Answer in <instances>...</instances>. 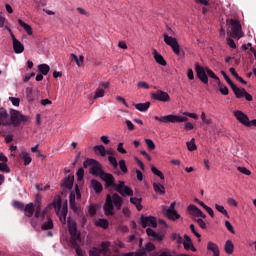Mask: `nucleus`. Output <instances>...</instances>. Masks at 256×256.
I'll return each mask as SVG.
<instances>
[{
  "instance_id": "a18cd8bd",
  "label": "nucleus",
  "mask_w": 256,
  "mask_h": 256,
  "mask_svg": "<svg viewBox=\"0 0 256 256\" xmlns=\"http://www.w3.org/2000/svg\"><path fill=\"white\" fill-rule=\"evenodd\" d=\"M194 221L199 225L200 229H207V223L201 218H194Z\"/></svg>"
},
{
  "instance_id": "864d4df0",
  "label": "nucleus",
  "mask_w": 256,
  "mask_h": 256,
  "mask_svg": "<svg viewBox=\"0 0 256 256\" xmlns=\"http://www.w3.org/2000/svg\"><path fill=\"white\" fill-rule=\"evenodd\" d=\"M76 175L78 181H83V177H85V170L83 168H79Z\"/></svg>"
},
{
  "instance_id": "de8ad7c7",
  "label": "nucleus",
  "mask_w": 256,
  "mask_h": 256,
  "mask_svg": "<svg viewBox=\"0 0 256 256\" xmlns=\"http://www.w3.org/2000/svg\"><path fill=\"white\" fill-rule=\"evenodd\" d=\"M8 99L14 107H19V105L21 103V99H19L17 97H12V96H10Z\"/></svg>"
},
{
  "instance_id": "3c124183",
  "label": "nucleus",
  "mask_w": 256,
  "mask_h": 256,
  "mask_svg": "<svg viewBox=\"0 0 256 256\" xmlns=\"http://www.w3.org/2000/svg\"><path fill=\"white\" fill-rule=\"evenodd\" d=\"M218 87H219L220 93H221L222 95H229V88H227V86H224V85L221 84V82H220V84H218Z\"/></svg>"
},
{
  "instance_id": "69168bd1",
  "label": "nucleus",
  "mask_w": 256,
  "mask_h": 256,
  "mask_svg": "<svg viewBox=\"0 0 256 256\" xmlns=\"http://www.w3.org/2000/svg\"><path fill=\"white\" fill-rule=\"evenodd\" d=\"M183 115H185L186 117H190V119H199V116L195 113H190V112H184Z\"/></svg>"
},
{
  "instance_id": "13d9d810",
  "label": "nucleus",
  "mask_w": 256,
  "mask_h": 256,
  "mask_svg": "<svg viewBox=\"0 0 256 256\" xmlns=\"http://www.w3.org/2000/svg\"><path fill=\"white\" fill-rule=\"evenodd\" d=\"M145 143H146L148 149H150L151 151H153V149H155V142H153V140L145 139Z\"/></svg>"
},
{
  "instance_id": "f257e3e1",
  "label": "nucleus",
  "mask_w": 256,
  "mask_h": 256,
  "mask_svg": "<svg viewBox=\"0 0 256 256\" xmlns=\"http://www.w3.org/2000/svg\"><path fill=\"white\" fill-rule=\"evenodd\" d=\"M101 179L105 182V187H114L115 191L122 195V197H133V189L125 185V181H119L115 184V177L111 173L104 172Z\"/></svg>"
},
{
  "instance_id": "393cba45",
  "label": "nucleus",
  "mask_w": 256,
  "mask_h": 256,
  "mask_svg": "<svg viewBox=\"0 0 256 256\" xmlns=\"http://www.w3.org/2000/svg\"><path fill=\"white\" fill-rule=\"evenodd\" d=\"M208 251H212L213 256H219V246L213 242H208L207 244Z\"/></svg>"
},
{
  "instance_id": "c03bdc74",
  "label": "nucleus",
  "mask_w": 256,
  "mask_h": 256,
  "mask_svg": "<svg viewBox=\"0 0 256 256\" xmlns=\"http://www.w3.org/2000/svg\"><path fill=\"white\" fill-rule=\"evenodd\" d=\"M108 161H109L110 165H112L113 169H118L119 163L117 162V158H115L113 156H109Z\"/></svg>"
},
{
  "instance_id": "052dcab7",
  "label": "nucleus",
  "mask_w": 256,
  "mask_h": 256,
  "mask_svg": "<svg viewBox=\"0 0 256 256\" xmlns=\"http://www.w3.org/2000/svg\"><path fill=\"white\" fill-rule=\"evenodd\" d=\"M172 239H173V241H176V243H178V244L183 243V238L179 234H173Z\"/></svg>"
},
{
  "instance_id": "39448f33",
  "label": "nucleus",
  "mask_w": 256,
  "mask_h": 256,
  "mask_svg": "<svg viewBox=\"0 0 256 256\" xmlns=\"http://www.w3.org/2000/svg\"><path fill=\"white\" fill-rule=\"evenodd\" d=\"M29 121V116L23 115L19 110L10 109V119L9 125H14V127H19L22 123H27Z\"/></svg>"
},
{
  "instance_id": "4be33fe9",
  "label": "nucleus",
  "mask_w": 256,
  "mask_h": 256,
  "mask_svg": "<svg viewBox=\"0 0 256 256\" xmlns=\"http://www.w3.org/2000/svg\"><path fill=\"white\" fill-rule=\"evenodd\" d=\"M22 211H24L26 217H33V213H35V206L33 205V203H29L24 206V209Z\"/></svg>"
},
{
  "instance_id": "79ce46f5",
  "label": "nucleus",
  "mask_w": 256,
  "mask_h": 256,
  "mask_svg": "<svg viewBox=\"0 0 256 256\" xmlns=\"http://www.w3.org/2000/svg\"><path fill=\"white\" fill-rule=\"evenodd\" d=\"M118 165H119L120 171H122V173H124V174L129 173V169H127V164L125 163V160H120Z\"/></svg>"
},
{
  "instance_id": "2f4dec72",
  "label": "nucleus",
  "mask_w": 256,
  "mask_h": 256,
  "mask_svg": "<svg viewBox=\"0 0 256 256\" xmlns=\"http://www.w3.org/2000/svg\"><path fill=\"white\" fill-rule=\"evenodd\" d=\"M153 189H154L155 193H159V195H165V186H163L159 183H154Z\"/></svg>"
},
{
  "instance_id": "bb28decb",
  "label": "nucleus",
  "mask_w": 256,
  "mask_h": 256,
  "mask_svg": "<svg viewBox=\"0 0 256 256\" xmlns=\"http://www.w3.org/2000/svg\"><path fill=\"white\" fill-rule=\"evenodd\" d=\"M13 49H14V53H23V51H25V46H23V44L17 40L16 42H13Z\"/></svg>"
},
{
  "instance_id": "f8f14e48",
  "label": "nucleus",
  "mask_w": 256,
  "mask_h": 256,
  "mask_svg": "<svg viewBox=\"0 0 256 256\" xmlns=\"http://www.w3.org/2000/svg\"><path fill=\"white\" fill-rule=\"evenodd\" d=\"M140 221L143 229L146 227H153L155 229L157 227V218L153 216H141Z\"/></svg>"
},
{
  "instance_id": "cd10ccee",
  "label": "nucleus",
  "mask_w": 256,
  "mask_h": 256,
  "mask_svg": "<svg viewBox=\"0 0 256 256\" xmlns=\"http://www.w3.org/2000/svg\"><path fill=\"white\" fill-rule=\"evenodd\" d=\"M18 24L24 28V31H26L27 35H33V28L27 23H25L23 20L18 19Z\"/></svg>"
},
{
  "instance_id": "c756f323",
  "label": "nucleus",
  "mask_w": 256,
  "mask_h": 256,
  "mask_svg": "<svg viewBox=\"0 0 256 256\" xmlns=\"http://www.w3.org/2000/svg\"><path fill=\"white\" fill-rule=\"evenodd\" d=\"M26 99H27L28 103H33L35 101V96L33 95L32 87L26 88Z\"/></svg>"
},
{
  "instance_id": "5701e85b",
  "label": "nucleus",
  "mask_w": 256,
  "mask_h": 256,
  "mask_svg": "<svg viewBox=\"0 0 256 256\" xmlns=\"http://www.w3.org/2000/svg\"><path fill=\"white\" fill-rule=\"evenodd\" d=\"M134 107L138 111H141L142 113H145V111H149V107H151V102L137 103V104L134 105Z\"/></svg>"
},
{
  "instance_id": "8fccbe9b",
  "label": "nucleus",
  "mask_w": 256,
  "mask_h": 256,
  "mask_svg": "<svg viewBox=\"0 0 256 256\" xmlns=\"http://www.w3.org/2000/svg\"><path fill=\"white\" fill-rule=\"evenodd\" d=\"M0 171L2 173H11V169H9V166L5 162L0 163Z\"/></svg>"
},
{
  "instance_id": "c9c22d12",
  "label": "nucleus",
  "mask_w": 256,
  "mask_h": 256,
  "mask_svg": "<svg viewBox=\"0 0 256 256\" xmlns=\"http://www.w3.org/2000/svg\"><path fill=\"white\" fill-rule=\"evenodd\" d=\"M101 253H105V249H99L97 247H93L89 251V256H101Z\"/></svg>"
},
{
  "instance_id": "c85d7f7f",
  "label": "nucleus",
  "mask_w": 256,
  "mask_h": 256,
  "mask_svg": "<svg viewBox=\"0 0 256 256\" xmlns=\"http://www.w3.org/2000/svg\"><path fill=\"white\" fill-rule=\"evenodd\" d=\"M20 158L23 159L25 166L29 165L31 163V161H33V159H31V154H29L25 151H22L20 153Z\"/></svg>"
},
{
  "instance_id": "58836bf2",
  "label": "nucleus",
  "mask_w": 256,
  "mask_h": 256,
  "mask_svg": "<svg viewBox=\"0 0 256 256\" xmlns=\"http://www.w3.org/2000/svg\"><path fill=\"white\" fill-rule=\"evenodd\" d=\"M206 73L208 75V77H211V79H214L215 81H217V85H220V79L215 75V72H213V70H211V68L206 67Z\"/></svg>"
},
{
  "instance_id": "f03ea898",
  "label": "nucleus",
  "mask_w": 256,
  "mask_h": 256,
  "mask_svg": "<svg viewBox=\"0 0 256 256\" xmlns=\"http://www.w3.org/2000/svg\"><path fill=\"white\" fill-rule=\"evenodd\" d=\"M117 209V211H121V207H123V198L119 196V194H107L106 200L103 205L104 213L107 217H111L115 215L114 209Z\"/></svg>"
},
{
  "instance_id": "9b49d317",
  "label": "nucleus",
  "mask_w": 256,
  "mask_h": 256,
  "mask_svg": "<svg viewBox=\"0 0 256 256\" xmlns=\"http://www.w3.org/2000/svg\"><path fill=\"white\" fill-rule=\"evenodd\" d=\"M151 98L155 101H161L162 103H168V101H171V96H169V93L162 90L153 92L151 94Z\"/></svg>"
},
{
  "instance_id": "5fc2aeb1",
  "label": "nucleus",
  "mask_w": 256,
  "mask_h": 256,
  "mask_svg": "<svg viewBox=\"0 0 256 256\" xmlns=\"http://www.w3.org/2000/svg\"><path fill=\"white\" fill-rule=\"evenodd\" d=\"M61 215H62V216H60V221H61L62 223H65V221H67V207H64V208L62 209Z\"/></svg>"
},
{
  "instance_id": "aec40b11",
  "label": "nucleus",
  "mask_w": 256,
  "mask_h": 256,
  "mask_svg": "<svg viewBox=\"0 0 256 256\" xmlns=\"http://www.w3.org/2000/svg\"><path fill=\"white\" fill-rule=\"evenodd\" d=\"M231 89H232V91L235 94L237 99H241V97L245 96L246 90L244 88L241 89V88L237 87V85L234 84L231 87Z\"/></svg>"
},
{
  "instance_id": "4468645a",
  "label": "nucleus",
  "mask_w": 256,
  "mask_h": 256,
  "mask_svg": "<svg viewBox=\"0 0 256 256\" xmlns=\"http://www.w3.org/2000/svg\"><path fill=\"white\" fill-rule=\"evenodd\" d=\"M166 216L168 217V219H170L171 221H177V219L181 218V215H179V213H177L175 211V202L171 203L170 207L168 208V210L166 211Z\"/></svg>"
},
{
  "instance_id": "72a5a7b5",
  "label": "nucleus",
  "mask_w": 256,
  "mask_h": 256,
  "mask_svg": "<svg viewBox=\"0 0 256 256\" xmlns=\"http://www.w3.org/2000/svg\"><path fill=\"white\" fill-rule=\"evenodd\" d=\"M38 71L42 73V75H47L49 71H51V68L47 64H40L38 65Z\"/></svg>"
},
{
  "instance_id": "f704fd0d",
  "label": "nucleus",
  "mask_w": 256,
  "mask_h": 256,
  "mask_svg": "<svg viewBox=\"0 0 256 256\" xmlns=\"http://www.w3.org/2000/svg\"><path fill=\"white\" fill-rule=\"evenodd\" d=\"M151 171L154 175H156V177H159L161 181H165V175L163 174V172L157 169V167L151 166Z\"/></svg>"
},
{
  "instance_id": "0e129e2a",
  "label": "nucleus",
  "mask_w": 256,
  "mask_h": 256,
  "mask_svg": "<svg viewBox=\"0 0 256 256\" xmlns=\"http://www.w3.org/2000/svg\"><path fill=\"white\" fill-rule=\"evenodd\" d=\"M137 86L139 89H149V84L147 82L140 81Z\"/></svg>"
},
{
  "instance_id": "338daca9",
  "label": "nucleus",
  "mask_w": 256,
  "mask_h": 256,
  "mask_svg": "<svg viewBox=\"0 0 256 256\" xmlns=\"http://www.w3.org/2000/svg\"><path fill=\"white\" fill-rule=\"evenodd\" d=\"M145 255V252L140 251V252H129V253H125L124 256H143Z\"/></svg>"
},
{
  "instance_id": "412c9836",
  "label": "nucleus",
  "mask_w": 256,
  "mask_h": 256,
  "mask_svg": "<svg viewBox=\"0 0 256 256\" xmlns=\"http://www.w3.org/2000/svg\"><path fill=\"white\" fill-rule=\"evenodd\" d=\"M146 233L148 237H152L154 241H163V236H161L159 233L154 232L153 229L148 228L146 229Z\"/></svg>"
},
{
  "instance_id": "ea45409f",
  "label": "nucleus",
  "mask_w": 256,
  "mask_h": 256,
  "mask_svg": "<svg viewBox=\"0 0 256 256\" xmlns=\"http://www.w3.org/2000/svg\"><path fill=\"white\" fill-rule=\"evenodd\" d=\"M188 151H197V145L195 144V138L186 143Z\"/></svg>"
},
{
  "instance_id": "a211bd4d",
  "label": "nucleus",
  "mask_w": 256,
  "mask_h": 256,
  "mask_svg": "<svg viewBox=\"0 0 256 256\" xmlns=\"http://www.w3.org/2000/svg\"><path fill=\"white\" fill-rule=\"evenodd\" d=\"M0 121L2 122L3 127H9V114L4 108L0 110Z\"/></svg>"
},
{
  "instance_id": "49530a36",
  "label": "nucleus",
  "mask_w": 256,
  "mask_h": 256,
  "mask_svg": "<svg viewBox=\"0 0 256 256\" xmlns=\"http://www.w3.org/2000/svg\"><path fill=\"white\" fill-rule=\"evenodd\" d=\"M99 97H105V90L103 88H97L95 91L94 99H99Z\"/></svg>"
},
{
  "instance_id": "09e8293b",
  "label": "nucleus",
  "mask_w": 256,
  "mask_h": 256,
  "mask_svg": "<svg viewBox=\"0 0 256 256\" xmlns=\"http://www.w3.org/2000/svg\"><path fill=\"white\" fill-rule=\"evenodd\" d=\"M190 230L193 233V235L197 237L198 241L201 242V234H199V232H197V229H195V224H190Z\"/></svg>"
},
{
  "instance_id": "6e6552de",
  "label": "nucleus",
  "mask_w": 256,
  "mask_h": 256,
  "mask_svg": "<svg viewBox=\"0 0 256 256\" xmlns=\"http://www.w3.org/2000/svg\"><path fill=\"white\" fill-rule=\"evenodd\" d=\"M75 199L81 201V190H79V185L75 186V192H71L69 196L70 209H72L74 213H79V207H77Z\"/></svg>"
},
{
  "instance_id": "473e14b6",
  "label": "nucleus",
  "mask_w": 256,
  "mask_h": 256,
  "mask_svg": "<svg viewBox=\"0 0 256 256\" xmlns=\"http://www.w3.org/2000/svg\"><path fill=\"white\" fill-rule=\"evenodd\" d=\"M235 246H233V242L231 240H227L225 243V252L228 253V255H233V249Z\"/></svg>"
},
{
  "instance_id": "dca6fc26",
  "label": "nucleus",
  "mask_w": 256,
  "mask_h": 256,
  "mask_svg": "<svg viewBox=\"0 0 256 256\" xmlns=\"http://www.w3.org/2000/svg\"><path fill=\"white\" fill-rule=\"evenodd\" d=\"M188 211L192 212L191 215H193L194 217H201L202 219H207V215L193 204H190L188 206Z\"/></svg>"
},
{
  "instance_id": "1a4fd4ad",
  "label": "nucleus",
  "mask_w": 256,
  "mask_h": 256,
  "mask_svg": "<svg viewBox=\"0 0 256 256\" xmlns=\"http://www.w3.org/2000/svg\"><path fill=\"white\" fill-rule=\"evenodd\" d=\"M229 24L232 26L231 37L241 39V37H243L241 22H239V20L230 19Z\"/></svg>"
},
{
  "instance_id": "7ed1b4c3",
  "label": "nucleus",
  "mask_w": 256,
  "mask_h": 256,
  "mask_svg": "<svg viewBox=\"0 0 256 256\" xmlns=\"http://www.w3.org/2000/svg\"><path fill=\"white\" fill-rule=\"evenodd\" d=\"M83 167L85 169H87V167H91L90 168L91 175H95V177H100V179L105 174V171H103V166L101 165V163H99L95 159H90V158L86 159L83 163Z\"/></svg>"
},
{
  "instance_id": "20e7f679",
  "label": "nucleus",
  "mask_w": 256,
  "mask_h": 256,
  "mask_svg": "<svg viewBox=\"0 0 256 256\" xmlns=\"http://www.w3.org/2000/svg\"><path fill=\"white\" fill-rule=\"evenodd\" d=\"M68 231L71 236L72 240V247L76 249H80L81 247L79 246L78 242H81V232L77 230V223L75 221H68Z\"/></svg>"
},
{
  "instance_id": "2eb2a0df",
  "label": "nucleus",
  "mask_w": 256,
  "mask_h": 256,
  "mask_svg": "<svg viewBox=\"0 0 256 256\" xmlns=\"http://www.w3.org/2000/svg\"><path fill=\"white\" fill-rule=\"evenodd\" d=\"M184 249L186 251H192L193 253L197 252V248L193 245V241L191 240V237L187 234L184 235Z\"/></svg>"
},
{
  "instance_id": "f3484780",
  "label": "nucleus",
  "mask_w": 256,
  "mask_h": 256,
  "mask_svg": "<svg viewBox=\"0 0 256 256\" xmlns=\"http://www.w3.org/2000/svg\"><path fill=\"white\" fill-rule=\"evenodd\" d=\"M75 182V176L68 175L66 178L63 179L62 187L66 189H73V183Z\"/></svg>"
},
{
  "instance_id": "b1692460",
  "label": "nucleus",
  "mask_w": 256,
  "mask_h": 256,
  "mask_svg": "<svg viewBox=\"0 0 256 256\" xmlns=\"http://www.w3.org/2000/svg\"><path fill=\"white\" fill-rule=\"evenodd\" d=\"M142 202H143V198H137V197L130 198V203H132V205H135L137 211H141L143 209V205H141Z\"/></svg>"
},
{
  "instance_id": "a19ab883",
  "label": "nucleus",
  "mask_w": 256,
  "mask_h": 256,
  "mask_svg": "<svg viewBox=\"0 0 256 256\" xmlns=\"http://www.w3.org/2000/svg\"><path fill=\"white\" fill-rule=\"evenodd\" d=\"M12 205L15 209H18L19 211H23L25 209V204L17 200H14Z\"/></svg>"
},
{
  "instance_id": "ddd939ff",
  "label": "nucleus",
  "mask_w": 256,
  "mask_h": 256,
  "mask_svg": "<svg viewBox=\"0 0 256 256\" xmlns=\"http://www.w3.org/2000/svg\"><path fill=\"white\" fill-rule=\"evenodd\" d=\"M234 116L236 117L237 121L244 125L245 127H249V117L247 114L243 113L240 110L234 112Z\"/></svg>"
},
{
  "instance_id": "774afa93",
  "label": "nucleus",
  "mask_w": 256,
  "mask_h": 256,
  "mask_svg": "<svg viewBox=\"0 0 256 256\" xmlns=\"http://www.w3.org/2000/svg\"><path fill=\"white\" fill-rule=\"evenodd\" d=\"M227 43L231 49H237V45L235 44V40L231 38H227Z\"/></svg>"
},
{
  "instance_id": "6ab92c4d",
  "label": "nucleus",
  "mask_w": 256,
  "mask_h": 256,
  "mask_svg": "<svg viewBox=\"0 0 256 256\" xmlns=\"http://www.w3.org/2000/svg\"><path fill=\"white\" fill-rule=\"evenodd\" d=\"M152 55H154V59L156 63H158V65H162V67L167 66V61H165V58L163 57V55L159 54L157 50H154L152 52Z\"/></svg>"
},
{
  "instance_id": "0eeeda50",
  "label": "nucleus",
  "mask_w": 256,
  "mask_h": 256,
  "mask_svg": "<svg viewBox=\"0 0 256 256\" xmlns=\"http://www.w3.org/2000/svg\"><path fill=\"white\" fill-rule=\"evenodd\" d=\"M164 43L171 47L173 53L177 55V57H181V47L179 46V42H177V38H173L169 36V34L164 33Z\"/></svg>"
},
{
  "instance_id": "603ef678",
  "label": "nucleus",
  "mask_w": 256,
  "mask_h": 256,
  "mask_svg": "<svg viewBox=\"0 0 256 256\" xmlns=\"http://www.w3.org/2000/svg\"><path fill=\"white\" fill-rule=\"evenodd\" d=\"M221 75L224 77L226 83H228V85L230 87L234 86L235 84L233 83V81H231V78H229V76L227 75V73L225 71H221Z\"/></svg>"
},
{
  "instance_id": "4c0bfd02",
  "label": "nucleus",
  "mask_w": 256,
  "mask_h": 256,
  "mask_svg": "<svg viewBox=\"0 0 256 256\" xmlns=\"http://www.w3.org/2000/svg\"><path fill=\"white\" fill-rule=\"evenodd\" d=\"M96 227H102V229H107L109 227V221L107 219H99L95 222Z\"/></svg>"
},
{
  "instance_id": "7c9ffc66",
  "label": "nucleus",
  "mask_w": 256,
  "mask_h": 256,
  "mask_svg": "<svg viewBox=\"0 0 256 256\" xmlns=\"http://www.w3.org/2000/svg\"><path fill=\"white\" fill-rule=\"evenodd\" d=\"M94 151L95 153H99V155H101V157H106L107 155V149H105V146L103 145H96L94 146Z\"/></svg>"
},
{
  "instance_id": "e2e57ef3",
  "label": "nucleus",
  "mask_w": 256,
  "mask_h": 256,
  "mask_svg": "<svg viewBox=\"0 0 256 256\" xmlns=\"http://www.w3.org/2000/svg\"><path fill=\"white\" fill-rule=\"evenodd\" d=\"M145 250L148 252L155 251V244L149 242L145 245Z\"/></svg>"
},
{
  "instance_id": "9d476101",
  "label": "nucleus",
  "mask_w": 256,
  "mask_h": 256,
  "mask_svg": "<svg viewBox=\"0 0 256 256\" xmlns=\"http://www.w3.org/2000/svg\"><path fill=\"white\" fill-rule=\"evenodd\" d=\"M195 72L199 80L204 83V85L209 84V77L207 76V68L200 66L199 62L195 63Z\"/></svg>"
},
{
  "instance_id": "bf43d9fd",
  "label": "nucleus",
  "mask_w": 256,
  "mask_h": 256,
  "mask_svg": "<svg viewBox=\"0 0 256 256\" xmlns=\"http://www.w3.org/2000/svg\"><path fill=\"white\" fill-rule=\"evenodd\" d=\"M201 119L203 123H205L206 125H211L212 123V120L207 118V115L205 114V112H202Z\"/></svg>"
},
{
  "instance_id": "e433bc0d",
  "label": "nucleus",
  "mask_w": 256,
  "mask_h": 256,
  "mask_svg": "<svg viewBox=\"0 0 256 256\" xmlns=\"http://www.w3.org/2000/svg\"><path fill=\"white\" fill-rule=\"evenodd\" d=\"M53 220L51 218L48 219L47 222H44L41 226L42 231H49L50 229H53Z\"/></svg>"
},
{
  "instance_id": "a878e982",
  "label": "nucleus",
  "mask_w": 256,
  "mask_h": 256,
  "mask_svg": "<svg viewBox=\"0 0 256 256\" xmlns=\"http://www.w3.org/2000/svg\"><path fill=\"white\" fill-rule=\"evenodd\" d=\"M91 185L95 193H101L103 191V185L101 184V182L93 179L91 180Z\"/></svg>"
},
{
  "instance_id": "423d86ee",
  "label": "nucleus",
  "mask_w": 256,
  "mask_h": 256,
  "mask_svg": "<svg viewBox=\"0 0 256 256\" xmlns=\"http://www.w3.org/2000/svg\"><path fill=\"white\" fill-rule=\"evenodd\" d=\"M154 119L155 121H159V123H185L186 121H188L187 117L173 114H169L162 117L155 116Z\"/></svg>"
},
{
  "instance_id": "37998d69",
  "label": "nucleus",
  "mask_w": 256,
  "mask_h": 256,
  "mask_svg": "<svg viewBox=\"0 0 256 256\" xmlns=\"http://www.w3.org/2000/svg\"><path fill=\"white\" fill-rule=\"evenodd\" d=\"M215 209H217L219 213H222V215H224L225 217H229V212H227L224 206L215 204Z\"/></svg>"
},
{
  "instance_id": "680f3d73",
  "label": "nucleus",
  "mask_w": 256,
  "mask_h": 256,
  "mask_svg": "<svg viewBox=\"0 0 256 256\" xmlns=\"http://www.w3.org/2000/svg\"><path fill=\"white\" fill-rule=\"evenodd\" d=\"M117 151H118V153H121L122 155H126L127 150H125V148H123V142H120L118 144Z\"/></svg>"
},
{
  "instance_id": "4d7b16f0",
  "label": "nucleus",
  "mask_w": 256,
  "mask_h": 256,
  "mask_svg": "<svg viewBox=\"0 0 256 256\" xmlns=\"http://www.w3.org/2000/svg\"><path fill=\"white\" fill-rule=\"evenodd\" d=\"M237 170L239 171V173H242L243 175H251V171L246 167L239 166L237 167Z\"/></svg>"
},
{
  "instance_id": "6e6d98bb",
  "label": "nucleus",
  "mask_w": 256,
  "mask_h": 256,
  "mask_svg": "<svg viewBox=\"0 0 256 256\" xmlns=\"http://www.w3.org/2000/svg\"><path fill=\"white\" fill-rule=\"evenodd\" d=\"M225 227L230 233L235 235V229H233V225L231 224V222H229V220L225 221Z\"/></svg>"
}]
</instances>
